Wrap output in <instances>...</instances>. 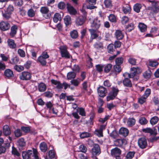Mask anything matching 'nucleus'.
I'll return each mask as SVG.
<instances>
[{
    "mask_svg": "<svg viewBox=\"0 0 159 159\" xmlns=\"http://www.w3.org/2000/svg\"><path fill=\"white\" fill-rule=\"evenodd\" d=\"M22 157L23 159H29L30 158L38 159V152L36 149L33 148V151L28 150L27 152L24 151L22 153Z\"/></svg>",
    "mask_w": 159,
    "mask_h": 159,
    "instance_id": "f257e3e1",
    "label": "nucleus"
},
{
    "mask_svg": "<svg viewBox=\"0 0 159 159\" xmlns=\"http://www.w3.org/2000/svg\"><path fill=\"white\" fill-rule=\"evenodd\" d=\"M40 11L46 18L48 19L50 17L51 15V13L48 7H41Z\"/></svg>",
    "mask_w": 159,
    "mask_h": 159,
    "instance_id": "f03ea898",
    "label": "nucleus"
},
{
    "mask_svg": "<svg viewBox=\"0 0 159 159\" xmlns=\"http://www.w3.org/2000/svg\"><path fill=\"white\" fill-rule=\"evenodd\" d=\"M121 153V151L120 149L117 148H115L111 150V155L115 157L116 159H121L120 155Z\"/></svg>",
    "mask_w": 159,
    "mask_h": 159,
    "instance_id": "7ed1b4c3",
    "label": "nucleus"
},
{
    "mask_svg": "<svg viewBox=\"0 0 159 159\" xmlns=\"http://www.w3.org/2000/svg\"><path fill=\"white\" fill-rule=\"evenodd\" d=\"M138 145L141 149H144L147 146V142L146 139L145 137H141L138 140Z\"/></svg>",
    "mask_w": 159,
    "mask_h": 159,
    "instance_id": "20e7f679",
    "label": "nucleus"
},
{
    "mask_svg": "<svg viewBox=\"0 0 159 159\" xmlns=\"http://www.w3.org/2000/svg\"><path fill=\"white\" fill-rule=\"evenodd\" d=\"M139 69V68L138 67L132 68L131 69L132 72L130 74L125 73L123 74V75L125 77L127 76L129 78H133L137 74V70Z\"/></svg>",
    "mask_w": 159,
    "mask_h": 159,
    "instance_id": "39448f33",
    "label": "nucleus"
},
{
    "mask_svg": "<svg viewBox=\"0 0 159 159\" xmlns=\"http://www.w3.org/2000/svg\"><path fill=\"white\" fill-rule=\"evenodd\" d=\"M98 95L101 97L105 96L107 93V90L106 88L102 86H100L97 89Z\"/></svg>",
    "mask_w": 159,
    "mask_h": 159,
    "instance_id": "423d86ee",
    "label": "nucleus"
},
{
    "mask_svg": "<svg viewBox=\"0 0 159 159\" xmlns=\"http://www.w3.org/2000/svg\"><path fill=\"white\" fill-rule=\"evenodd\" d=\"M31 77V75L29 72L24 71L20 75V78L22 80H30Z\"/></svg>",
    "mask_w": 159,
    "mask_h": 159,
    "instance_id": "0eeeda50",
    "label": "nucleus"
},
{
    "mask_svg": "<svg viewBox=\"0 0 159 159\" xmlns=\"http://www.w3.org/2000/svg\"><path fill=\"white\" fill-rule=\"evenodd\" d=\"M101 153V150L99 145L98 144H94L92 149V153L94 156L98 155Z\"/></svg>",
    "mask_w": 159,
    "mask_h": 159,
    "instance_id": "6e6552de",
    "label": "nucleus"
},
{
    "mask_svg": "<svg viewBox=\"0 0 159 159\" xmlns=\"http://www.w3.org/2000/svg\"><path fill=\"white\" fill-rule=\"evenodd\" d=\"M101 25L100 20L97 18L94 19L91 25V27L93 28L92 29L97 30L100 27Z\"/></svg>",
    "mask_w": 159,
    "mask_h": 159,
    "instance_id": "1a4fd4ad",
    "label": "nucleus"
},
{
    "mask_svg": "<svg viewBox=\"0 0 159 159\" xmlns=\"http://www.w3.org/2000/svg\"><path fill=\"white\" fill-rule=\"evenodd\" d=\"M10 27V25L7 22L3 21L0 23V29L2 31H5L8 30Z\"/></svg>",
    "mask_w": 159,
    "mask_h": 159,
    "instance_id": "9d476101",
    "label": "nucleus"
},
{
    "mask_svg": "<svg viewBox=\"0 0 159 159\" xmlns=\"http://www.w3.org/2000/svg\"><path fill=\"white\" fill-rule=\"evenodd\" d=\"M142 131L145 133H149L150 135H156L157 134V130L155 129H152L150 128H147L142 129Z\"/></svg>",
    "mask_w": 159,
    "mask_h": 159,
    "instance_id": "9b49d317",
    "label": "nucleus"
},
{
    "mask_svg": "<svg viewBox=\"0 0 159 159\" xmlns=\"http://www.w3.org/2000/svg\"><path fill=\"white\" fill-rule=\"evenodd\" d=\"M126 143V141L124 139H117L114 141L115 145L117 147H121L123 145H125Z\"/></svg>",
    "mask_w": 159,
    "mask_h": 159,
    "instance_id": "f8f14e48",
    "label": "nucleus"
},
{
    "mask_svg": "<svg viewBox=\"0 0 159 159\" xmlns=\"http://www.w3.org/2000/svg\"><path fill=\"white\" fill-rule=\"evenodd\" d=\"M66 7L69 13L71 15H75L77 13L75 9L70 4L67 3Z\"/></svg>",
    "mask_w": 159,
    "mask_h": 159,
    "instance_id": "ddd939ff",
    "label": "nucleus"
},
{
    "mask_svg": "<svg viewBox=\"0 0 159 159\" xmlns=\"http://www.w3.org/2000/svg\"><path fill=\"white\" fill-rule=\"evenodd\" d=\"M46 86L45 84L43 82H40L39 84L38 83L37 88L39 91L41 92H44L46 89Z\"/></svg>",
    "mask_w": 159,
    "mask_h": 159,
    "instance_id": "4468645a",
    "label": "nucleus"
},
{
    "mask_svg": "<svg viewBox=\"0 0 159 159\" xmlns=\"http://www.w3.org/2000/svg\"><path fill=\"white\" fill-rule=\"evenodd\" d=\"M86 19L82 16H79L75 20V23L77 26H80L83 25Z\"/></svg>",
    "mask_w": 159,
    "mask_h": 159,
    "instance_id": "2eb2a0df",
    "label": "nucleus"
},
{
    "mask_svg": "<svg viewBox=\"0 0 159 159\" xmlns=\"http://www.w3.org/2000/svg\"><path fill=\"white\" fill-rule=\"evenodd\" d=\"M5 76L8 78H10L14 77V75L13 71L10 69L6 70L4 72Z\"/></svg>",
    "mask_w": 159,
    "mask_h": 159,
    "instance_id": "dca6fc26",
    "label": "nucleus"
},
{
    "mask_svg": "<svg viewBox=\"0 0 159 159\" xmlns=\"http://www.w3.org/2000/svg\"><path fill=\"white\" fill-rule=\"evenodd\" d=\"M115 34L116 38L118 40L122 39L124 36L123 33L120 30H116Z\"/></svg>",
    "mask_w": 159,
    "mask_h": 159,
    "instance_id": "f3484780",
    "label": "nucleus"
},
{
    "mask_svg": "<svg viewBox=\"0 0 159 159\" xmlns=\"http://www.w3.org/2000/svg\"><path fill=\"white\" fill-rule=\"evenodd\" d=\"M119 133L120 135L125 137L128 135L129 131L127 129L124 127H122L119 130Z\"/></svg>",
    "mask_w": 159,
    "mask_h": 159,
    "instance_id": "a211bd4d",
    "label": "nucleus"
},
{
    "mask_svg": "<svg viewBox=\"0 0 159 159\" xmlns=\"http://www.w3.org/2000/svg\"><path fill=\"white\" fill-rule=\"evenodd\" d=\"M18 146L19 149H22L25 145V142L23 138L20 139L17 141Z\"/></svg>",
    "mask_w": 159,
    "mask_h": 159,
    "instance_id": "6ab92c4d",
    "label": "nucleus"
},
{
    "mask_svg": "<svg viewBox=\"0 0 159 159\" xmlns=\"http://www.w3.org/2000/svg\"><path fill=\"white\" fill-rule=\"evenodd\" d=\"M18 30L17 26L16 25L12 26L11 29V32L10 33V35L12 37H14L16 33Z\"/></svg>",
    "mask_w": 159,
    "mask_h": 159,
    "instance_id": "aec40b11",
    "label": "nucleus"
},
{
    "mask_svg": "<svg viewBox=\"0 0 159 159\" xmlns=\"http://www.w3.org/2000/svg\"><path fill=\"white\" fill-rule=\"evenodd\" d=\"M148 9L150 10L151 13H152L153 14H155L159 12V6L157 7L153 6L152 7H148Z\"/></svg>",
    "mask_w": 159,
    "mask_h": 159,
    "instance_id": "412c9836",
    "label": "nucleus"
},
{
    "mask_svg": "<svg viewBox=\"0 0 159 159\" xmlns=\"http://www.w3.org/2000/svg\"><path fill=\"white\" fill-rule=\"evenodd\" d=\"M51 82L52 84L56 85L57 89H61L62 88V84H61L59 81L54 80H52Z\"/></svg>",
    "mask_w": 159,
    "mask_h": 159,
    "instance_id": "4be33fe9",
    "label": "nucleus"
},
{
    "mask_svg": "<svg viewBox=\"0 0 159 159\" xmlns=\"http://www.w3.org/2000/svg\"><path fill=\"white\" fill-rule=\"evenodd\" d=\"M39 148L41 151L45 152L47 151L48 149V146L47 144L43 142L39 144Z\"/></svg>",
    "mask_w": 159,
    "mask_h": 159,
    "instance_id": "5701e85b",
    "label": "nucleus"
},
{
    "mask_svg": "<svg viewBox=\"0 0 159 159\" xmlns=\"http://www.w3.org/2000/svg\"><path fill=\"white\" fill-rule=\"evenodd\" d=\"M64 23L66 26L71 25V20L70 16H65L64 19Z\"/></svg>",
    "mask_w": 159,
    "mask_h": 159,
    "instance_id": "b1692460",
    "label": "nucleus"
},
{
    "mask_svg": "<svg viewBox=\"0 0 159 159\" xmlns=\"http://www.w3.org/2000/svg\"><path fill=\"white\" fill-rule=\"evenodd\" d=\"M3 133L5 136H8L11 134V131L9 126L7 125H5L3 127Z\"/></svg>",
    "mask_w": 159,
    "mask_h": 159,
    "instance_id": "393cba45",
    "label": "nucleus"
},
{
    "mask_svg": "<svg viewBox=\"0 0 159 159\" xmlns=\"http://www.w3.org/2000/svg\"><path fill=\"white\" fill-rule=\"evenodd\" d=\"M123 83L125 86L131 87L132 86V84L131 81L128 78H125L123 80Z\"/></svg>",
    "mask_w": 159,
    "mask_h": 159,
    "instance_id": "a878e982",
    "label": "nucleus"
},
{
    "mask_svg": "<svg viewBox=\"0 0 159 159\" xmlns=\"http://www.w3.org/2000/svg\"><path fill=\"white\" fill-rule=\"evenodd\" d=\"M96 30L93 29H90L89 30V31L91 34V38L92 39H95L98 36L97 34Z\"/></svg>",
    "mask_w": 159,
    "mask_h": 159,
    "instance_id": "bb28decb",
    "label": "nucleus"
},
{
    "mask_svg": "<svg viewBox=\"0 0 159 159\" xmlns=\"http://www.w3.org/2000/svg\"><path fill=\"white\" fill-rule=\"evenodd\" d=\"M53 19L54 22L57 23L59 20H61V15L57 13H55L54 15Z\"/></svg>",
    "mask_w": 159,
    "mask_h": 159,
    "instance_id": "cd10ccee",
    "label": "nucleus"
},
{
    "mask_svg": "<svg viewBox=\"0 0 159 159\" xmlns=\"http://www.w3.org/2000/svg\"><path fill=\"white\" fill-rule=\"evenodd\" d=\"M158 120V117L157 116H154L151 118L150 122L152 125H154L157 123Z\"/></svg>",
    "mask_w": 159,
    "mask_h": 159,
    "instance_id": "c85d7f7f",
    "label": "nucleus"
},
{
    "mask_svg": "<svg viewBox=\"0 0 159 159\" xmlns=\"http://www.w3.org/2000/svg\"><path fill=\"white\" fill-rule=\"evenodd\" d=\"M135 120L134 118H129L128 120L127 124L128 126L131 127L135 124Z\"/></svg>",
    "mask_w": 159,
    "mask_h": 159,
    "instance_id": "c756f323",
    "label": "nucleus"
},
{
    "mask_svg": "<svg viewBox=\"0 0 159 159\" xmlns=\"http://www.w3.org/2000/svg\"><path fill=\"white\" fill-rule=\"evenodd\" d=\"M76 75V73L74 72H70L67 73V77L68 80H71L75 78Z\"/></svg>",
    "mask_w": 159,
    "mask_h": 159,
    "instance_id": "7c9ffc66",
    "label": "nucleus"
},
{
    "mask_svg": "<svg viewBox=\"0 0 159 159\" xmlns=\"http://www.w3.org/2000/svg\"><path fill=\"white\" fill-rule=\"evenodd\" d=\"M138 26L141 32H144L147 30V26L143 23H139Z\"/></svg>",
    "mask_w": 159,
    "mask_h": 159,
    "instance_id": "2f4dec72",
    "label": "nucleus"
},
{
    "mask_svg": "<svg viewBox=\"0 0 159 159\" xmlns=\"http://www.w3.org/2000/svg\"><path fill=\"white\" fill-rule=\"evenodd\" d=\"M142 6L141 4L136 3L134 6L133 9L134 11L137 13H139L140 11V9H141Z\"/></svg>",
    "mask_w": 159,
    "mask_h": 159,
    "instance_id": "473e14b6",
    "label": "nucleus"
},
{
    "mask_svg": "<svg viewBox=\"0 0 159 159\" xmlns=\"http://www.w3.org/2000/svg\"><path fill=\"white\" fill-rule=\"evenodd\" d=\"M7 43L9 47L11 48H16V45L14 43V40L12 39H8Z\"/></svg>",
    "mask_w": 159,
    "mask_h": 159,
    "instance_id": "72a5a7b5",
    "label": "nucleus"
},
{
    "mask_svg": "<svg viewBox=\"0 0 159 159\" xmlns=\"http://www.w3.org/2000/svg\"><path fill=\"white\" fill-rule=\"evenodd\" d=\"M80 81V78H77L76 79L72 80L70 81V83L74 86H77L79 85Z\"/></svg>",
    "mask_w": 159,
    "mask_h": 159,
    "instance_id": "f704fd0d",
    "label": "nucleus"
},
{
    "mask_svg": "<svg viewBox=\"0 0 159 159\" xmlns=\"http://www.w3.org/2000/svg\"><path fill=\"white\" fill-rule=\"evenodd\" d=\"M45 59L42 57L39 56L38 58V61L42 66H43L46 65L47 63Z\"/></svg>",
    "mask_w": 159,
    "mask_h": 159,
    "instance_id": "c9c22d12",
    "label": "nucleus"
},
{
    "mask_svg": "<svg viewBox=\"0 0 159 159\" xmlns=\"http://www.w3.org/2000/svg\"><path fill=\"white\" fill-rule=\"evenodd\" d=\"M122 10L125 13H129L130 11L131 8L129 5H125L123 6Z\"/></svg>",
    "mask_w": 159,
    "mask_h": 159,
    "instance_id": "e433bc0d",
    "label": "nucleus"
},
{
    "mask_svg": "<svg viewBox=\"0 0 159 159\" xmlns=\"http://www.w3.org/2000/svg\"><path fill=\"white\" fill-rule=\"evenodd\" d=\"M2 16L6 20L9 19L11 17V13L5 11L4 12L2 11Z\"/></svg>",
    "mask_w": 159,
    "mask_h": 159,
    "instance_id": "4c0bfd02",
    "label": "nucleus"
},
{
    "mask_svg": "<svg viewBox=\"0 0 159 159\" xmlns=\"http://www.w3.org/2000/svg\"><path fill=\"white\" fill-rule=\"evenodd\" d=\"M143 76L145 79H148L150 78L151 76V72L150 70H148L143 74Z\"/></svg>",
    "mask_w": 159,
    "mask_h": 159,
    "instance_id": "58836bf2",
    "label": "nucleus"
},
{
    "mask_svg": "<svg viewBox=\"0 0 159 159\" xmlns=\"http://www.w3.org/2000/svg\"><path fill=\"white\" fill-rule=\"evenodd\" d=\"M108 19L109 20L113 23H115L117 20L116 16L113 14H111L108 16Z\"/></svg>",
    "mask_w": 159,
    "mask_h": 159,
    "instance_id": "ea45409f",
    "label": "nucleus"
},
{
    "mask_svg": "<svg viewBox=\"0 0 159 159\" xmlns=\"http://www.w3.org/2000/svg\"><path fill=\"white\" fill-rule=\"evenodd\" d=\"M93 46L94 48L97 49H101L103 48V44L102 43L100 42L96 43Z\"/></svg>",
    "mask_w": 159,
    "mask_h": 159,
    "instance_id": "a19ab883",
    "label": "nucleus"
},
{
    "mask_svg": "<svg viewBox=\"0 0 159 159\" xmlns=\"http://www.w3.org/2000/svg\"><path fill=\"white\" fill-rule=\"evenodd\" d=\"M70 34L71 37L73 39L76 38L78 36V33L76 30H74L70 32Z\"/></svg>",
    "mask_w": 159,
    "mask_h": 159,
    "instance_id": "79ce46f5",
    "label": "nucleus"
},
{
    "mask_svg": "<svg viewBox=\"0 0 159 159\" xmlns=\"http://www.w3.org/2000/svg\"><path fill=\"white\" fill-rule=\"evenodd\" d=\"M139 123L142 125H145L148 123L147 119L143 117H140L139 119Z\"/></svg>",
    "mask_w": 159,
    "mask_h": 159,
    "instance_id": "37998d69",
    "label": "nucleus"
},
{
    "mask_svg": "<svg viewBox=\"0 0 159 159\" xmlns=\"http://www.w3.org/2000/svg\"><path fill=\"white\" fill-rule=\"evenodd\" d=\"M27 15L29 17H32L35 15V12L32 9H30L28 10L27 12Z\"/></svg>",
    "mask_w": 159,
    "mask_h": 159,
    "instance_id": "c03bdc74",
    "label": "nucleus"
},
{
    "mask_svg": "<svg viewBox=\"0 0 159 159\" xmlns=\"http://www.w3.org/2000/svg\"><path fill=\"white\" fill-rule=\"evenodd\" d=\"M116 97V95L110 92L109 93V95L107 97V101H109L110 100H113Z\"/></svg>",
    "mask_w": 159,
    "mask_h": 159,
    "instance_id": "a18cd8bd",
    "label": "nucleus"
},
{
    "mask_svg": "<svg viewBox=\"0 0 159 159\" xmlns=\"http://www.w3.org/2000/svg\"><path fill=\"white\" fill-rule=\"evenodd\" d=\"M134 28V25L133 23H130L127 25L126 27V30L127 31L129 32L133 30Z\"/></svg>",
    "mask_w": 159,
    "mask_h": 159,
    "instance_id": "49530a36",
    "label": "nucleus"
},
{
    "mask_svg": "<svg viewBox=\"0 0 159 159\" xmlns=\"http://www.w3.org/2000/svg\"><path fill=\"white\" fill-rule=\"evenodd\" d=\"M104 3L107 7L110 8L112 6V2L111 0H105Z\"/></svg>",
    "mask_w": 159,
    "mask_h": 159,
    "instance_id": "de8ad7c7",
    "label": "nucleus"
},
{
    "mask_svg": "<svg viewBox=\"0 0 159 159\" xmlns=\"http://www.w3.org/2000/svg\"><path fill=\"white\" fill-rule=\"evenodd\" d=\"M14 69L18 72H20L24 70V67L21 65H16L14 67Z\"/></svg>",
    "mask_w": 159,
    "mask_h": 159,
    "instance_id": "09e8293b",
    "label": "nucleus"
},
{
    "mask_svg": "<svg viewBox=\"0 0 159 159\" xmlns=\"http://www.w3.org/2000/svg\"><path fill=\"white\" fill-rule=\"evenodd\" d=\"M48 156L51 159L54 158L55 157L54 150H49L48 152Z\"/></svg>",
    "mask_w": 159,
    "mask_h": 159,
    "instance_id": "8fccbe9b",
    "label": "nucleus"
},
{
    "mask_svg": "<svg viewBox=\"0 0 159 159\" xmlns=\"http://www.w3.org/2000/svg\"><path fill=\"white\" fill-rule=\"evenodd\" d=\"M79 149L80 152L84 153H85L87 151V148L83 144H81L79 146Z\"/></svg>",
    "mask_w": 159,
    "mask_h": 159,
    "instance_id": "3c124183",
    "label": "nucleus"
},
{
    "mask_svg": "<svg viewBox=\"0 0 159 159\" xmlns=\"http://www.w3.org/2000/svg\"><path fill=\"white\" fill-rule=\"evenodd\" d=\"M148 65L152 67H156L158 65V63L156 61H150L148 63Z\"/></svg>",
    "mask_w": 159,
    "mask_h": 159,
    "instance_id": "603ef678",
    "label": "nucleus"
},
{
    "mask_svg": "<svg viewBox=\"0 0 159 159\" xmlns=\"http://www.w3.org/2000/svg\"><path fill=\"white\" fill-rule=\"evenodd\" d=\"M118 134L117 132L115 130L113 131L110 134V136L111 137L114 139L117 138L118 136Z\"/></svg>",
    "mask_w": 159,
    "mask_h": 159,
    "instance_id": "864d4df0",
    "label": "nucleus"
},
{
    "mask_svg": "<svg viewBox=\"0 0 159 159\" xmlns=\"http://www.w3.org/2000/svg\"><path fill=\"white\" fill-rule=\"evenodd\" d=\"M129 20V18L126 16L122 17L121 20V22L123 25H125L128 23Z\"/></svg>",
    "mask_w": 159,
    "mask_h": 159,
    "instance_id": "5fc2aeb1",
    "label": "nucleus"
},
{
    "mask_svg": "<svg viewBox=\"0 0 159 159\" xmlns=\"http://www.w3.org/2000/svg\"><path fill=\"white\" fill-rule=\"evenodd\" d=\"M123 61V58L122 57H118L116 58L115 62L116 64L120 65L122 64Z\"/></svg>",
    "mask_w": 159,
    "mask_h": 159,
    "instance_id": "6e6d98bb",
    "label": "nucleus"
},
{
    "mask_svg": "<svg viewBox=\"0 0 159 159\" xmlns=\"http://www.w3.org/2000/svg\"><path fill=\"white\" fill-rule=\"evenodd\" d=\"M61 56L62 57H65L66 58H69L70 57L69 53L67 50L61 53Z\"/></svg>",
    "mask_w": 159,
    "mask_h": 159,
    "instance_id": "4d7b16f0",
    "label": "nucleus"
},
{
    "mask_svg": "<svg viewBox=\"0 0 159 159\" xmlns=\"http://www.w3.org/2000/svg\"><path fill=\"white\" fill-rule=\"evenodd\" d=\"M18 53L22 57H25V54L24 51L22 49H19L17 51Z\"/></svg>",
    "mask_w": 159,
    "mask_h": 159,
    "instance_id": "13d9d810",
    "label": "nucleus"
},
{
    "mask_svg": "<svg viewBox=\"0 0 159 159\" xmlns=\"http://www.w3.org/2000/svg\"><path fill=\"white\" fill-rule=\"evenodd\" d=\"M15 136L16 137H20L22 135V133L19 129H17L14 131Z\"/></svg>",
    "mask_w": 159,
    "mask_h": 159,
    "instance_id": "bf43d9fd",
    "label": "nucleus"
},
{
    "mask_svg": "<svg viewBox=\"0 0 159 159\" xmlns=\"http://www.w3.org/2000/svg\"><path fill=\"white\" fill-rule=\"evenodd\" d=\"M57 7L59 9H63L65 8L66 5L63 2H61L58 3Z\"/></svg>",
    "mask_w": 159,
    "mask_h": 159,
    "instance_id": "052dcab7",
    "label": "nucleus"
},
{
    "mask_svg": "<svg viewBox=\"0 0 159 159\" xmlns=\"http://www.w3.org/2000/svg\"><path fill=\"white\" fill-rule=\"evenodd\" d=\"M112 65L110 64L107 65L105 67L104 71L106 73L108 72L111 69Z\"/></svg>",
    "mask_w": 159,
    "mask_h": 159,
    "instance_id": "680f3d73",
    "label": "nucleus"
},
{
    "mask_svg": "<svg viewBox=\"0 0 159 159\" xmlns=\"http://www.w3.org/2000/svg\"><path fill=\"white\" fill-rule=\"evenodd\" d=\"M147 98L143 95L139 98L138 102L140 104H143L145 102Z\"/></svg>",
    "mask_w": 159,
    "mask_h": 159,
    "instance_id": "e2e57ef3",
    "label": "nucleus"
},
{
    "mask_svg": "<svg viewBox=\"0 0 159 159\" xmlns=\"http://www.w3.org/2000/svg\"><path fill=\"white\" fill-rule=\"evenodd\" d=\"M135 152H129L126 155V157L128 158L131 159L134 156Z\"/></svg>",
    "mask_w": 159,
    "mask_h": 159,
    "instance_id": "0e129e2a",
    "label": "nucleus"
},
{
    "mask_svg": "<svg viewBox=\"0 0 159 159\" xmlns=\"http://www.w3.org/2000/svg\"><path fill=\"white\" fill-rule=\"evenodd\" d=\"M19 61V59L16 57H14L11 59V63L12 64H17Z\"/></svg>",
    "mask_w": 159,
    "mask_h": 159,
    "instance_id": "69168bd1",
    "label": "nucleus"
},
{
    "mask_svg": "<svg viewBox=\"0 0 159 159\" xmlns=\"http://www.w3.org/2000/svg\"><path fill=\"white\" fill-rule=\"evenodd\" d=\"M79 114L82 116H86V113L84 109L83 108H80L79 109Z\"/></svg>",
    "mask_w": 159,
    "mask_h": 159,
    "instance_id": "338daca9",
    "label": "nucleus"
},
{
    "mask_svg": "<svg viewBox=\"0 0 159 159\" xmlns=\"http://www.w3.org/2000/svg\"><path fill=\"white\" fill-rule=\"evenodd\" d=\"M114 69L115 71L119 73L121 70V68L120 65L116 64L114 66Z\"/></svg>",
    "mask_w": 159,
    "mask_h": 159,
    "instance_id": "774afa93",
    "label": "nucleus"
}]
</instances>
